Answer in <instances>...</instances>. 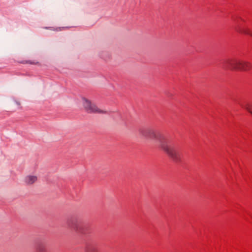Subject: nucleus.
<instances>
[{"label":"nucleus","instance_id":"nucleus-1","mask_svg":"<svg viewBox=\"0 0 252 252\" xmlns=\"http://www.w3.org/2000/svg\"><path fill=\"white\" fill-rule=\"evenodd\" d=\"M139 133L146 139L156 140L159 148L173 161L181 160V154L175 144L162 133L151 128L141 129Z\"/></svg>","mask_w":252,"mask_h":252},{"label":"nucleus","instance_id":"nucleus-2","mask_svg":"<svg viewBox=\"0 0 252 252\" xmlns=\"http://www.w3.org/2000/svg\"><path fill=\"white\" fill-rule=\"evenodd\" d=\"M252 66L249 62L235 59L227 60L223 63V67L230 70L247 71L251 68Z\"/></svg>","mask_w":252,"mask_h":252},{"label":"nucleus","instance_id":"nucleus-3","mask_svg":"<svg viewBox=\"0 0 252 252\" xmlns=\"http://www.w3.org/2000/svg\"><path fill=\"white\" fill-rule=\"evenodd\" d=\"M83 105L88 113H96L100 114H105L107 112L98 108L94 103H92L89 100L86 98H83Z\"/></svg>","mask_w":252,"mask_h":252},{"label":"nucleus","instance_id":"nucleus-4","mask_svg":"<svg viewBox=\"0 0 252 252\" xmlns=\"http://www.w3.org/2000/svg\"><path fill=\"white\" fill-rule=\"evenodd\" d=\"M37 177L35 175H28L25 178V182L28 185H32L36 182Z\"/></svg>","mask_w":252,"mask_h":252},{"label":"nucleus","instance_id":"nucleus-5","mask_svg":"<svg viewBox=\"0 0 252 252\" xmlns=\"http://www.w3.org/2000/svg\"><path fill=\"white\" fill-rule=\"evenodd\" d=\"M236 31L240 32V33H245V34H249L250 35H251L252 36V32H251V31L249 29H247V28H238L237 29H236Z\"/></svg>","mask_w":252,"mask_h":252},{"label":"nucleus","instance_id":"nucleus-6","mask_svg":"<svg viewBox=\"0 0 252 252\" xmlns=\"http://www.w3.org/2000/svg\"><path fill=\"white\" fill-rule=\"evenodd\" d=\"M241 106L252 115V104L246 103V104H242Z\"/></svg>","mask_w":252,"mask_h":252},{"label":"nucleus","instance_id":"nucleus-7","mask_svg":"<svg viewBox=\"0 0 252 252\" xmlns=\"http://www.w3.org/2000/svg\"><path fill=\"white\" fill-rule=\"evenodd\" d=\"M36 252H47L46 246L43 244H39L36 249Z\"/></svg>","mask_w":252,"mask_h":252},{"label":"nucleus","instance_id":"nucleus-8","mask_svg":"<svg viewBox=\"0 0 252 252\" xmlns=\"http://www.w3.org/2000/svg\"><path fill=\"white\" fill-rule=\"evenodd\" d=\"M69 224L70 225V226L71 227H73L76 231L81 232L82 230L80 228H79L75 223L74 222V220H70V221L68 222Z\"/></svg>","mask_w":252,"mask_h":252},{"label":"nucleus","instance_id":"nucleus-9","mask_svg":"<svg viewBox=\"0 0 252 252\" xmlns=\"http://www.w3.org/2000/svg\"><path fill=\"white\" fill-rule=\"evenodd\" d=\"M85 252H98V251L94 247L89 246L85 249Z\"/></svg>","mask_w":252,"mask_h":252},{"label":"nucleus","instance_id":"nucleus-10","mask_svg":"<svg viewBox=\"0 0 252 252\" xmlns=\"http://www.w3.org/2000/svg\"><path fill=\"white\" fill-rule=\"evenodd\" d=\"M16 103L18 105H20V103L18 101H16Z\"/></svg>","mask_w":252,"mask_h":252}]
</instances>
